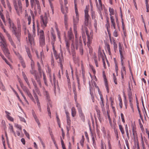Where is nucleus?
<instances>
[{
  "label": "nucleus",
  "instance_id": "obj_1",
  "mask_svg": "<svg viewBox=\"0 0 149 149\" xmlns=\"http://www.w3.org/2000/svg\"><path fill=\"white\" fill-rule=\"evenodd\" d=\"M0 39L1 41L0 46L3 52L5 55L8 57H9L10 52L7 47V45L6 41L3 34L0 32Z\"/></svg>",
  "mask_w": 149,
  "mask_h": 149
},
{
  "label": "nucleus",
  "instance_id": "obj_2",
  "mask_svg": "<svg viewBox=\"0 0 149 149\" xmlns=\"http://www.w3.org/2000/svg\"><path fill=\"white\" fill-rule=\"evenodd\" d=\"M75 9L76 13V16H73V22L74 24V31L75 34L76 38H77V25L78 24L79 22V14L78 10L76 4H75Z\"/></svg>",
  "mask_w": 149,
  "mask_h": 149
},
{
  "label": "nucleus",
  "instance_id": "obj_3",
  "mask_svg": "<svg viewBox=\"0 0 149 149\" xmlns=\"http://www.w3.org/2000/svg\"><path fill=\"white\" fill-rule=\"evenodd\" d=\"M37 32L38 35L39 36L40 45L41 46L43 47L45 45V38L44 31L43 30L38 28Z\"/></svg>",
  "mask_w": 149,
  "mask_h": 149
},
{
  "label": "nucleus",
  "instance_id": "obj_4",
  "mask_svg": "<svg viewBox=\"0 0 149 149\" xmlns=\"http://www.w3.org/2000/svg\"><path fill=\"white\" fill-rule=\"evenodd\" d=\"M54 54V55L56 59L57 60V62L59 63L60 66L61 68V70L63 69V63L64 62V60L63 54L62 52H61V54H58L56 50L55 53L53 52Z\"/></svg>",
  "mask_w": 149,
  "mask_h": 149
},
{
  "label": "nucleus",
  "instance_id": "obj_5",
  "mask_svg": "<svg viewBox=\"0 0 149 149\" xmlns=\"http://www.w3.org/2000/svg\"><path fill=\"white\" fill-rule=\"evenodd\" d=\"M13 2L17 14L18 15L20 16L22 12V4L21 1H19L17 4L15 0H13Z\"/></svg>",
  "mask_w": 149,
  "mask_h": 149
},
{
  "label": "nucleus",
  "instance_id": "obj_6",
  "mask_svg": "<svg viewBox=\"0 0 149 149\" xmlns=\"http://www.w3.org/2000/svg\"><path fill=\"white\" fill-rule=\"evenodd\" d=\"M18 81L20 84L21 87L24 92L33 101H34V100L32 95L27 87L24 86L22 83L21 80L18 78Z\"/></svg>",
  "mask_w": 149,
  "mask_h": 149
},
{
  "label": "nucleus",
  "instance_id": "obj_7",
  "mask_svg": "<svg viewBox=\"0 0 149 149\" xmlns=\"http://www.w3.org/2000/svg\"><path fill=\"white\" fill-rule=\"evenodd\" d=\"M40 19L41 26L42 28H45L47 26L48 23L47 17L46 13L40 16Z\"/></svg>",
  "mask_w": 149,
  "mask_h": 149
},
{
  "label": "nucleus",
  "instance_id": "obj_8",
  "mask_svg": "<svg viewBox=\"0 0 149 149\" xmlns=\"http://www.w3.org/2000/svg\"><path fill=\"white\" fill-rule=\"evenodd\" d=\"M31 5L32 9L34 10V12L35 15H36L37 13L40 14L41 7L39 2L31 4Z\"/></svg>",
  "mask_w": 149,
  "mask_h": 149
},
{
  "label": "nucleus",
  "instance_id": "obj_9",
  "mask_svg": "<svg viewBox=\"0 0 149 149\" xmlns=\"http://www.w3.org/2000/svg\"><path fill=\"white\" fill-rule=\"evenodd\" d=\"M21 25L20 23L18 22L17 29H16V31L15 32V35L17 38L18 41L17 42V43H19L20 42V37L21 36Z\"/></svg>",
  "mask_w": 149,
  "mask_h": 149
},
{
  "label": "nucleus",
  "instance_id": "obj_10",
  "mask_svg": "<svg viewBox=\"0 0 149 149\" xmlns=\"http://www.w3.org/2000/svg\"><path fill=\"white\" fill-rule=\"evenodd\" d=\"M49 77L50 81L52 85L54 86V93H56V86L57 85V86H58L57 81L55 79V75H49Z\"/></svg>",
  "mask_w": 149,
  "mask_h": 149
},
{
  "label": "nucleus",
  "instance_id": "obj_11",
  "mask_svg": "<svg viewBox=\"0 0 149 149\" xmlns=\"http://www.w3.org/2000/svg\"><path fill=\"white\" fill-rule=\"evenodd\" d=\"M96 6L98 9L99 13L102 19H103V16L102 13V4L101 0H98V2L97 1H96Z\"/></svg>",
  "mask_w": 149,
  "mask_h": 149
},
{
  "label": "nucleus",
  "instance_id": "obj_12",
  "mask_svg": "<svg viewBox=\"0 0 149 149\" xmlns=\"http://www.w3.org/2000/svg\"><path fill=\"white\" fill-rule=\"evenodd\" d=\"M89 6H86L85 10V24L86 26L88 24L89 16L88 14V10H89Z\"/></svg>",
  "mask_w": 149,
  "mask_h": 149
},
{
  "label": "nucleus",
  "instance_id": "obj_13",
  "mask_svg": "<svg viewBox=\"0 0 149 149\" xmlns=\"http://www.w3.org/2000/svg\"><path fill=\"white\" fill-rule=\"evenodd\" d=\"M76 107L77 108L80 117H81V119L84 121L85 120V117L82 112L81 106L79 104L77 103L76 104Z\"/></svg>",
  "mask_w": 149,
  "mask_h": 149
},
{
  "label": "nucleus",
  "instance_id": "obj_14",
  "mask_svg": "<svg viewBox=\"0 0 149 149\" xmlns=\"http://www.w3.org/2000/svg\"><path fill=\"white\" fill-rule=\"evenodd\" d=\"M30 13L32 17L33 26V30L32 32L33 34V35H35L36 34V29H35V21H34V16L33 14V12L32 10H31Z\"/></svg>",
  "mask_w": 149,
  "mask_h": 149
},
{
  "label": "nucleus",
  "instance_id": "obj_15",
  "mask_svg": "<svg viewBox=\"0 0 149 149\" xmlns=\"http://www.w3.org/2000/svg\"><path fill=\"white\" fill-rule=\"evenodd\" d=\"M14 52L16 55L17 56L19 60H20V62L21 63L22 66L23 68H25L26 67L25 65L21 56L19 53H17L15 52Z\"/></svg>",
  "mask_w": 149,
  "mask_h": 149
},
{
  "label": "nucleus",
  "instance_id": "obj_16",
  "mask_svg": "<svg viewBox=\"0 0 149 149\" xmlns=\"http://www.w3.org/2000/svg\"><path fill=\"white\" fill-rule=\"evenodd\" d=\"M103 78H104V85L105 86V88L107 91L108 93H109V86L108 84L107 79L106 78V75H103Z\"/></svg>",
  "mask_w": 149,
  "mask_h": 149
},
{
  "label": "nucleus",
  "instance_id": "obj_17",
  "mask_svg": "<svg viewBox=\"0 0 149 149\" xmlns=\"http://www.w3.org/2000/svg\"><path fill=\"white\" fill-rule=\"evenodd\" d=\"M89 88H90V93L91 95V98L92 100L93 99V82L92 81H90L89 82Z\"/></svg>",
  "mask_w": 149,
  "mask_h": 149
},
{
  "label": "nucleus",
  "instance_id": "obj_18",
  "mask_svg": "<svg viewBox=\"0 0 149 149\" xmlns=\"http://www.w3.org/2000/svg\"><path fill=\"white\" fill-rule=\"evenodd\" d=\"M33 95H34V96L36 99V101L37 102V105H38V107L39 108V109H40V103L39 101L38 98L36 95V93L35 92V91L34 90H33Z\"/></svg>",
  "mask_w": 149,
  "mask_h": 149
},
{
  "label": "nucleus",
  "instance_id": "obj_19",
  "mask_svg": "<svg viewBox=\"0 0 149 149\" xmlns=\"http://www.w3.org/2000/svg\"><path fill=\"white\" fill-rule=\"evenodd\" d=\"M61 10L62 13L63 14H66L68 12V8L65 6L64 7L63 3L61 4Z\"/></svg>",
  "mask_w": 149,
  "mask_h": 149
},
{
  "label": "nucleus",
  "instance_id": "obj_20",
  "mask_svg": "<svg viewBox=\"0 0 149 149\" xmlns=\"http://www.w3.org/2000/svg\"><path fill=\"white\" fill-rule=\"evenodd\" d=\"M32 114L34 118L35 121L37 123L38 126L40 127L41 124L40 122L39 119L38 118L37 116L34 112L32 113Z\"/></svg>",
  "mask_w": 149,
  "mask_h": 149
},
{
  "label": "nucleus",
  "instance_id": "obj_21",
  "mask_svg": "<svg viewBox=\"0 0 149 149\" xmlns=\"http://www.w3.org/2000/svg\"><path fill=\"white\" fill-rule=\"evenodd\" d=\"M31 73L32 74H36L34 62L33 60H31Z\"/></svg>",
  "mask_w": 149,
  "mask_h": 149
},
{
  "label": "nucleus",
  "instance_id": "obj_22",
  "mask_svg": "<svg viewBox=\"0 0 149 149\" xmlns=\"http://www.w3.org/2000/svg\"><path fill=\"white\" fill-rule=\"evenodd\" d=\"M28 32H29L28 31ZM28 37L29 40L30 44L32 45H33L34 43L33 38L29 32L28 33Z\"/></svg>",
  "mask_w": 149,
  "mask_h": 149
},
{
  "label": "nucleus",
  "instance_id": "obj_23",
  "mask_svg": "<svg viewBox=\"0 0 149 149\" xmlns=\"http://www.w3.org/2000/svg\"><path fill=\"white\" fill-rule=\"evenodd\" d=\"M119 52L120 54H124L125 51L124 48L122 46L120 42L119 43Z\"/></svg>",
  "mask_w": 149,
  "mask_h": 149
},
{
  "label": "nucleus",
  "instance_id": "obj_24",
  "mask_svg": "<svg viewBox=\"0 0 149 149\" xmlns=\"http://www.w3.org/2000/svg\"><path fill=\"white\" fill-rule=\"evenodd\" d=\"M25 18L27 19L28 21V24L29 25L31 24V18L30 16H28L26 10H25Z\"/></svg>",
  "mask_w": 149,
  "mask_h": 149
},
{
  "label": "nucleus",
  "instance_id": "obj_25",
  "mask_svg": "<svg viewBox=\"0 0 149 149\" xmlns=\"http://www.w3.org/2000/svg\"><path fill=\"white\" fill-rule=\"evenodd\" d=\"M68 36L70 40H71L74 38L73 35L71 28H70V30L68 31Z\"/></svg>",
  "mask_w": 149,
  "mask_h": 149
},
{
  "label": "nucleus",
  "instance_id": "obj_26",
  "mask_svg": "<svg viewBox=\"0 0 149 149\" xmlns=\"http://www.w3.org/2000/svg\"><path fill=\"white\" fill-rule=\"evenodd\" d=\"M99 95L100 96V98L101 100V102H100L101 107L102 109V110L103 109L104 110L105 109L104 107V99L103 98L102 95L101 94H100V93H99Z\"/></svg>",
  "mask_w": 149,
  "mask_h": 149
},
{
  "label": "nucleus",
  "instance_id": "obj_27",
  "mask_svg": "<svg viewBox=\"0 0 149 149\" xmlns=\"http://www.w3.org/2000/svg\"><path fill=\"white\" fill-rule=\"evenodd\" d=\"M133 134L134 137H135L137 135L136 133V127L135 125H132Z\"/></svg>",
  "mask_w": 149,
  "mask_h": 149
},
{
  "label": "nucleus",
  "instance_id": "obj_28",
  "mask_svg": "<svg viewBox=\"0 0 149 149\" xmlns=\"http://www.w3.org/2000/svg\"><path fill=\"white\" fill-rule=\"evenodd\" d=\"M5 112L6 114V117L8 119L11 121H13L14 119L13 118L10 116V113L6 111H5Z\"/></svg>",
  "mask_w": 149,
  "mask_h": 149
},
{
  "label": "nucleus",
  "instance_id": "obj_29",
  "mask_svg": "<svg viewBox=\"0 0 149 149\" xmlns=\"http://www.w3.org/2000/svg\"><path fill=\"white\" fill-rule=\"evenodd\" d=\"M9 127H8L9 129L10 130V132H12V133H13V134L14 135L15 137H16V134H15V132L14 130L13 126L11 124H9Z\"/></svg>",
  "mask_w": 149,
  "mask_h": 149
},
{
  "label": "nucleus",
  "instance_id": "obj_30",
  "mask_svg": "<svg viewBox=\"0 0 149 149\" xmlns=\"http://www.w3.org/2000/svg\"><path fill=\"white\" fill-rule=\"evenodd\" d=\"M110 19L111 23V26L113 27L114 29H116V24L114 22V19L111 17H110Z\"/></svg>",
  "mask_w": 149,
  "mask_h": 149
},
{
  "label": "nucleus",
  "instance_id": "obj_31",
  "mask_svg": "<svg viewBox=\"0 0 149 149\" xmlns=\"http://www.w3.org/2000/svg\"><path fill=\"white\" fill-rule=\"evenodd\" d=\"M64 24L66 28L68 27V18L67 15L66 14H65L64 15Z\"/></svg>",
  "mask_w": 149,
  "mask_h": 149
},
{
  "label": "nucleus",
  "instance_id": "obj_32",
  "mask_svg": "<svg viewBox=\"0 0 149 149\" xmlns=\"http://www.w3.org/2000/svg\"><path fill=\"white\" fill-rule=\"evenodd\" d=\"M65 41L66 42V48L67 50H68V51L69 52V53H70V49H69V47H70V43L68 41H67L66 37H65Z\"/></svg>",
  "mask_w": 149,
  "mask_h": 149
},
{
  "label": "nucleus",
  "instance_id": "obj_33",
  "mask_svg": "<svg viewBox=\"0 0 149 149\" xmlns=\"http://www.w3.org/2000/svg\"><path fill=\"white\" fill-rule=\"evenodd\" d=\"M3 10H0V16L2 19V20L3 22H4L5 24H6V20L5 19V17L4 16V15H3L2 13Z\"/></svg>",
  "mask_w": 149,
  "mask_h": 149
},
{
  "label": "nucleus",
  "instance_id": "obj_34",
  "mask_svg": "<svg viewBox=\"0 0 149 149\" xmlns=\"http://www.w3.org/2000/svg\"><path fill=\"white\" fill-rule=\"evenodd\" d=\"M122 68L121 70V74H126V71L125 67L124 64H121Z\"/></svg>",
  "mask_w": 149,
  "mask_h": 149
},
{
  "label": "nucleus",
  "instance_id": "obj_35",
  "mask_svg": "<svg viewBox=\"0 0 149 149\" xmlns=\"http://www.w3.org/2000/svg\"><path fill=\"white\" fill-rule=\"evenodd\" d=\"M76 114V109L74 107H73L71 109V115L73 117H74Z\"/></svg>",
  "mask_w": 149,
  "mask_h": 149
},
{
  "label": "nucleus",
  "instance_id": "obj_36",
  "mask_svg": "<svg viewBox=\"0 0 149 149\" xmlns=\"http://www.w3.org/2000/svg\"><path fill=\"white\" fill-rule=\"evenodd\" d=\"M109 11L110 13V17H111L113 18V16L112 15H114V9L112 8H111L110 7L109 8Z\"/></svg>",
  "mask_w": 149,
  "mask_h": 149
},
{
  "label": "nucleus",
  "instance_id": "obj_37",
  "mask_svg": "<svg viewBox=\"0 0 149 149\" xmlns=\"http://www.w3.org/2000/svg\"><path fill=\"white\" fill-rule=\"evenodd\" d=\"M6 17L7 18V21L8 22L9 24V25L13 23L12 21L10 19L8 14H6Z\"/></svg>",
  "mask_w": 149,
  "mask_h": 149
},
{
  "label": "nucleus",
  "instance_id": "obj_38",
  "mask_svg": "<svg viewBox=\"0 0 149 149\" xmlns=\"http://www.w3.org/2000/svg\"><path fill=\"white\" fill-rule=\"evenodd\" d=\"M6 17L7 18V21L8 22L9 24V25L13 23L12 21L10 19L8 14H6Z\"/></svg>",
  "mask_w": 149,
  "mask_h": 149
},
{
  "label": "nucleus",
  "instance_id": "obj_39",
  "mask_svg": "<svg viewBox=\"0 0 149 149\" xmlns=\"http://www.w3.org/2000/svg\"><path fill=\"white\" fill-rule=\"evenodd\" d=\"M95 109L97 112V117L98 118H99L100 117V111L99 108L97 106H95Z\"/></svg>",
  "mask_w": 149,
  "mask_h": 149
},
{
  "label": "nucleus",
  "instance_id": "obj_40",
  "mask_svg": "<svg viewBox=\"0 0 149 149\" xmlns=\"http://www.w3.org/2000/svg\"><path fill=\"white\" fill-rule=\"evenodd\" d=\"M43 93L44 95L46 96L47 100L48 101L50 100L48 92H47L46 91H44L43 92Z\"/></svg>",
  "mask_w": 149,
  "mask_h": 149
},
{
  "label": "nucleus",
  "instance_id": "obj_41",
  "mask_svg": "<svg viewBox=\"0 0 149 149\" xmlns=\"http://www.w3.org/2000/svg\"><path fill=\"white\" fill-rule=\"evenodd\" d=\"M55 28L56 29V30L57 33V34H58V38L59 39H60V33L58 31V27L56 23H55Z\"/></svg>",
  "mask_w": 149,
  "mask_h": 149
},
{
  "label": "nucleus",
  "instance_id": "obj_42",
  "mask_svg": "<svg viewBox=\"0 0 149 149\" xmlns=\"http://www.w3.org/2000/svg\"><path fill=\"white\" fill-rule=\"evenodd\" d=\"M82 35H83V34H85V32H86V33H87V28L86 27V26H82Z\"/></svg>",
  "mask_w": 149,
  "mask_h": 149
},
{
  "label": "nucleus",
  "instance_id": "obj_43",
  "mask_svg": "<svg viewBox=\"0 0 149 149\" xmlns=\"http://www.w3.org/2000/svg\"><path fill=\"white\" fill-rule=\"evenodd\" d=\"M51 40H56V36L54 31H52L51 32Z\"/></svg>",
  "mask_w": 149,
  "mask_h": 149
},
{
  "label": "nucleus",
  "instance_id": "obj_44",
  "mask_svg": "<svg viewBox=\"0 0 149 149\" xmlns=\"http://www.w3.org/2000/svg\"><path fill=\"white\" fill-rule=\"evenodd\" d=\"M19 91L20 93L21 94L22 96L23 97L24 99V100L28 104H29V102L27 100H26V97H25V96H24V94L23 93V92H22V91L20 90H19Z\"/></svg>",
  "mask_w": 149,
  "mask_h": 149
},
{
  "label": "nucleus",
  "instance_id": "obj_45",
  "mask_svg": "<svg viewBox=\"0 0 149 149\" xmlns=\"http://www.w3.org/2000/svg\"><path fill=\"white\" fill-rule=\"evenodd\" d=\"M56 41V40H51V44L52 46V49L53 50V52H54V53H55V46L54 45V44L55 43V42Z\"/></svg>",
  "mask_w": 149,
  "mask_h": 149
},
{
  "label": "nucleus",
  "instance_id": "obj_46",
  "mask_svg": "<svg viewBox=\"0 0 149 149\" xmlns=\"http://www.w3.org/2000/svg\"><path fill=\"white\" fill-rule=\"evenodd\" d=\"M10 28L12 29V31L13 33L15 35V32L16 31V27L15 25L14 24H13L10 27Z\"/></svg>",
  "mask_w": 149,
  "mask_h": 149
},
{
  "label": "nucleus",
  "instance_id": "obj_47",
  "mask_svg": "<svg viewBox=\"0 0 149 149\" xmlns=\"http://www.w3.org/2000/svg\"><path fill=\"white\" fill-rule=\"evenodd\" d=\"M119 129L122 134V135L124 134L125 133V132L123 130V129L122 126L120 124L119 125Z\"/></svg>",
  "mask_w": 149,
  "mask_h": 149
},
{
  "label": "nucleus",
  "instance_id": "obj_48",
  "mask_svg": "<svg viewBox=\"0 0 149 149\" xmlns=\"http://www.w3.org/2000/svg\"><path fill=\"white\" fill-rule=\"evenodd\" d=\"M24 80H25L26 82L27 83V84L28 85L29 87L30 88V86L29 83V82L28 79L26 76V75H24Z\"/></svg>",
  "mask_w": 149,
  "mask_h": 149
},
{
  "label": "nucleus",
  "instance_id": "obj_49",
  "mask_svg": "<svg viewBox=\"0 0 149 149\" xmlns=\"http://www.w3.org/2000/svg\"><path fill=\"white\" fill-rule=\"evenodd\" d=\"M0 88L3 91H5L6 90L4 86L1 81H0Z\"/></svg>",
  "mask_w": 149,
  "mask_h": 149
},
{
  "label": "nucleus",
  "instance_id": "obj_50",
  "mask_svg": "<svg viewBox=\"0 0 149 149\" xmlns=\"http://www.w3.org/2000/svg\"><path fill=\"white\" fill-rule=\"evenodd\" d=\"M67 118V124L69 126V127H70V124H71V120L70 119V117H68Z\"/></svg>",
  "mask_w": 149,
  "mask_h": 149
},
{
  "label": "nucleus",
  "instance_id": "obj_51",
  "mask_svg": "<svg viewBox=\"0 0 149 149\" xmlns=\"http://www.w3.org/2000/svg\"><path fill=\"white\" fill-rule=\"evenodd\" d=\"M124 54H120L121 64H124L123 60L125 59V57H124Z\"/></svg>",
  "mask_w": 149,
  "mask_h": 149
},
{
  "label": "nucleus",
  "instance_id": "obj_52",
  "mask_svg": "<svg viewBox=\"0 0 149 149\" xmlns=\"http://www.w3.org/2000/svg\"><path fill=\"white\" fill-rule=\"evenodd\" d=\"M79 49L80 54L81 55H82L83 53V47L81 44L79 45Z\"/></svg>",
  "mask_w": 149,
  "mask_h": 149
},
{
  "label": "nucleus",
  "instance_id": "obj_53",
  "mask_svg": "<svg viewBox=\"0 0 149 149\" xmlns=\"http://www.w3.org/2000/svg\"><path fill=\"white\" fill-rule=\"evenodd\" d=\"M106 49L108 52L109 54H111V51H110V45L109 44H107L106 45Z\"/></svg>",
  "mask_w": 149,
  "mask_h": 149
},
{
  "label": "nucleus",
  "instance_id": "obj_54",
  "mask_svg": "<svg viewBox=\"0 0 149 149\" xmlns=\"http://www.w3.org/2000/svg\"><path fill=\"white\" fill-rule=\"evenodd\" d=\"M14 126L15 127L19 129L20 130V131H21L22 130V128L21 126L17 124L16 123L15 124Z\"/></svg>",
  "mask_w": 149,
  "mask_h": 149
},
{
  "label": "nucleus",
  "instance_id": "obj_55",
  "mask_svg": "<svg viewBox=\"0 0 149 149\" xmlns=\"http://www.w3.org/2000/svg\"><path fill=\"white\" fill-rule=\"evenodd\" d=\"M27 52L28 56L29 57V58H30V60H33L32 57V56L30 53V50H27Z\"/></svg>",
  "mask_w": 149,
  "mask_h": 149
},
{
  "label": "nucleus",
  "instance_id": "obj_56",
  "mask_svg": "<svg viewBox=\"0 0 149 149\" xmlns=\"http://www.w3.org/2000/svg\"><path fill=\"white\" fill-rule=\"evenodd\" d=\"M94 59L95 61V65L96 67H97L99 66V65L98 63L97 60H96L95 58V57L94 55Z\"/></svg>",
  "mask_w": 149,
  "mask_h": 149
},
{
  "label": "nucleus",
  "instance_id": "obj_57",
  "mask_svg": "<svg viewBox=\"0 0 149 149\" xmlns=\"http://www.w3.org/2000/svg\"><path fill=\"white\" fill-rule=\"evenodd\" d=\"M139 123L140 127L142 131L144 130V128L143 125L141 123V120L140 119H139Z\"/></svg>",
  "mask_w": 149,
  "mask_h": 149
},
{
  "label": "nucleus",
  "instance_id": "obj_58",
  "mask_svg": "<svg viewBox=\"0 0 149 149\" xmlns=\"http://www.w3.org/2000/svg\"><path fill=\"white\" fill-rule=\"evenodd\" d=\"M7 4L9 9L10 11H11V7L10 3H9L8 1V0H7Z\"/></svg>",
  "mask_w": 149,
  "mask_h": 149
},
{
  "label": "nucleus",
  "instance_id": "obj_59",
  "mask_svg": "<svg viewBox=\"0 0 149 149\" xmlns=\"http://www.w3.org/2000/svg\"><path fill=\"white\" fill-rule=\"evenodd\" d=\"M38 2H39V1L38 0H30L31 4L34 3H36Z\"/></svg>",
  "mask_w": 149,
  "mask_h": 149
},
{
  "label": "nucleus",
  "instance_id": "obj_60",
  "mask_svg": "<svg viewBox=\"0 0 149 149\" xmlns=\"http://www.w3.org/2000/svg\"><path fill=\"white\" fill-rule=\"evenodd\" d=\"M47 110L48 113V115L50 118H51V114L49 107H47Z\"/></svg>",
  "mask_w": 149,
  "mask_h": 149
},
{
  "label": "nucleus",
  "instance_id": "obj_61",
  "mask_svg": "<svg viewBox=\"0 0 149 149\" xmlns=\"http://www.w3.org/2000/svg\"><path fill=\"white\" fill-rule=\"evenodd\" d=\"M41 77V75H35V77L37 81H40L39 77Z\"/></svg>",
  "mask_w": 149,
  "mask_h": 149
},
{
  "label": "nucleus",
  "instance_id": "obj_62",
  "mask_svg": "<svg viewBox=\"0 0 149 149\" xmlns=\"http://www.w3.org/2000/svg\"><path fill=\"white\" fill-rule=\"evenodd\" d=\"M84 136H82V139L81 140L80 142V143L82 146H83V144L84 143Z\"/></svg>",
  "mask_w": 149,
  "mask_h": 149
},
{
  "label": "nucleus",
  "instance_id": "obj_63",
  "mask_svg": "<svg viewBox=\"0 0 149 149\" xmlns=\"http://www.w3.org/2000/svg\"><path fill=\"white\" fill-rule=\"evenodd\" d=\"M113 81L116 84H117V79L115 75H113Z\"/></svg>",
  "mask_w": 149,
  "mask_h": 149
},
{
  "label": "nucleus",
  "instance_id": "obj_64",
  "mask_svg": "<svg viewBox=\"0 0 149 149\" xmlns=\"http://www.w3.org/2000/svg\"><path fill=\"white\" fill-rule=\"evenodd\" d=\"M113 35L115 37H117L118 36V34L117 33V31L115 30L113 33Z\"/></svg>",
  "mask_w": 149,
  "mask_h": 149
}]
</instances>
